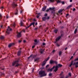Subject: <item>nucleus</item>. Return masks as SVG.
<instances>
[{
	"label": "nucleus",
	"mask_w": 78,
	"mask_h": 78,
	"mask_svg": "<svg viewBox=\"0 0 78 78\" xmlns=\"http://www.w3.org/2000/svg\"><path fill=\"white\" fill-rule=\"evenodd\" d=\"M6 18H7V19H8V18H9V17L8 16H6Z\"/></svg>",
	"instance_id": "obj_39"
},
{
	"label": "nucleus",
	"mask_w": 78,
	"mask_h": 78,
	"mask_svg": "<svg viewBox=\"0 0 78 78\" xmlns=\"http://www.w3.org/2000/svg\"><path fill=\"white\" fill-rule=\"evenodd\" d=\"M62 4H64V2H62Z\"/></svg>",
	"instance_id": "obj_54"
},
{
	"label": "nucleus",
	"mask_w": 78,
	"mask_h": 78,
	"mask_svg": "<svg viewBox=\"0 0 78 78\" xmlns=\"http://www.w3.org/2000/svg\"><path fill=\"white\" fill-rule=\"evenodd\" d=\"M16 65L15 66V67H18V66H19V64L17 62V63L16 64Z\"/></svg>",
	"instance_id": "obj_28"
},
{
	"label": "nucleus",
	"mask_w": 78,
	"mask_h": 78,
	"mask_svg": "<svg viewBox=\"0 0 78 78\" xmlns=\"http://www.w3.org/2000/svg\"><path fill=\"white\" fill-rule=\"evenodd\" d=\"M19 42H21V40H19L18 41Z\"/></svg>",
	"instance_id": "obj_48"
},
{
	"label": "nucleus",
	"mask_w": 78,
	"mask_h": 78,
	"mask_svg": "<svg viewBox=\"0 0 78 78\" xmlns=\"http://www.w3.org/2000/svg\"><path fill=\"white\" fill-rule=\"evenodd\" d=\"M0 38H1V39H4V36H1L0 37Z\"/></svg>",
	"instance_id": "obj_26"
},
{
	"label": "nucleus",
	"mask_w": 78,
	"mask_h": 78,
	"mask_svg": "<svg viewBox=\"0 0 78 78\" xmlns=\"http://www.w3.org/2000/svg\"><path fill=\"white\" fill-rule=\"evenodd\" d=\"M69 16V14H66V17H67Z\"/></svg>",
	"instance_id": "obj_35"
},
{
	"label": "nucleus",
	"mask_w": 78,
	"mask_h": 78,
	"mask_svg": "<svg viewBox=\"0 0 78 78\" xmlns=\"http://www.w3.org/2000/svg\"><path fill=\"white\" fill-rule=\"evenodd\" d=\"M14 44V43L9 44V46H8L9 47H11L12 45H13Z\"/></svg>",
	"instance_id": "obj_11"
},
{
	"label": "nucleus",
	"mask_w": 78,
	"mask_h": 78,
	"mask_svg": "<svg viewBox=\"0 0 78 78\" xmlns=\"http://www.w3.org/2000/svg\"><path fill=\"white\" fill-rule=\"evenodd\" d=\"M73 58V56H71V58H70V59H72Z\"/></svg>",
	"instance_id": "obj_49"
},
{
	"label": "nucleus",
	"mask_w": 78,
	"mask_h": 78,
	"mask_svg": "<svg viewBox=\"0 0 78 78\" xmlns=\"http://www.w3.org/2000/svg\"><path fill=\"white\" fill-rule=\"evenodd\" d=\"M13 27H15V26H16V24H15V23H14L13 25H12Z\"/></svg>",
	"instance_id": "obj_31"
},
{
	"label": "nucleus",
	"mask_w": 78,
	"mask_h": 78,
	"mask_svg": "<svg viewBox=\"0 0 78 78\" xmlns=\"http://www.w3.org/2000/svg\"><path fill=\"white\" fill-rule=\"evenodd\" d=\"M50 64H57L58 63L57 62L52 60L50 61Z\"/></svg>",
	"instance_id": "obj_5"
},
{
	"label": "nucleus",
	"mask_w": 78,
	"mask_h": 78,
	"mask_svg": "<svg viewBox=\"0 0 78 78\" xmlns=\"http://www.w3.org/2000/svg\"><path fill=\"white\" fill-rule=\"evenodd\" d=\"M75 53H74L73 54V55H75Z\"/></svg>",
	"instance_id": "obj_64"
},
{
	"label": "nucleus",
	"mask_w": 78,
	"mask_h": 78,
	"mask_svg": "<svg viewBox=\"0 0 78 78\" xmlns=\"http://www.w3.org/2000/svg\"><path fill=\"white\" fill-rule=\"evenodd\" d=\"M12 7L13 8H15V6H17V5L15 3H14L12 5Z\"/></svg>",
	"instance_id": "obj_17"
},
{
	"label": "nucleus",
	"mask_w": 78,
	"mask_h": 78,
	"mask_svg": "<svg viewBox=\"0 0 78 78\" xmlns=\"http://www.w3.org/2000/svg\"><path fill=\"white\" fill-rule=\"evenodd\" d=\"M73 64V65L74 64L73 61L69 65V67H71V66H72V64Z\"/></svg>",
	"instance_id": "obj_21"
},
{
	"label": "nucleus",
	"mask_w": 78,
	"mask_h": 78,
	"mask_svg": "<svg viewBox=\"0 0 78 78\" xmlns=\"http://www.w3.org/2000/svg\"><path fill=\"white\" fill-rule=\"evenodd\" d=\"M60 38H61V36L58 37H57L56 40V42H57V41H59V40L60 39Z\"/></svg>",
	"instance_id": "obj_12"
},
{
	"label": "nucleus",
	"mask_w": 78,
	"mask_h": 78,
	"mask_svg": "<svg viewBox=\"0 0 78 78\" xmlns=\"http://www.w3.org/2000/svg\"><path fill=\"white\" fill-rule=\"evenodd\" d=\"M2 15H1V14H0V19H1L2 18Z\"/></svg>",
	"instance_id": "obj_36"
},
{
	"label": "nucleus",
	"mask_w": 78,
	"mask_h": 78,
	"mask_svg": "<svg viewBox=\"0 0 78 78\" xmlns=\"http://www.w3.org/2000/svg\"><path fill=\"white\" fill-rule=\"evenodd\" d=\"M34 47H35L34 45L32 47V48H34Z\"/></svg>",
	"instance_id": "obj_45"
},
{
	"label": "nucleus",
	"mask_w": 78,
	"mask_h": 78,
	"mask_svg": "<svg viewBox=\"0 0 78 78\" xmlns=\"http://www.w3.org/2000/svg\"><path fill=\"white\" fill-rule=\"evenodd\" d=\"M34 58V55H31L30 57H28V59H30V58Z\"/></svg>",
	"instance_id": "obj_15"
},
{
	"label": "nucleus",
	"mask_w": 78,
	"mask_h": 78,
	"mask_svg": "<svg viewBox=\"0 0 78 78\" xmlns=\"http://www.w3.org/2000/svg\"><path fill=\"white\" fill-rule=\"evenodd\" d=\"M11 30H12V29L10 28L8 26V28L7 29V31H6V33L7 34H9V31H11Z\"/></svg>",
	"instance_id": "obj_4"
},
{
	"label": "nucleus",
	"mask_w": 78,
	"mask_h": 78,
	"mask_svg": "<svg viewBox=\"0 0 78 78\" xmlns=\"http://www.w3.org/2000/svg\"><path fill=\"white\" fill-rule=\"evenodd\" d=\"M52 75V74H51V73H50L49 74V76H51Z\"/></svg>",
	"instance_id": "obj_34"
},
{
	"label": "nucleus",
	"mask_w": 78,
	"mask_h": 78,
	"mask_svg": "<svg viewBox=\"0 0 78 78\" xmlns=\"http://www.w3.org/2000/svg\"><path fill=\"white\" fill-rule=\"evenodd\" d=\"M72 2V0H70V2Z\"/></svg>",
	"instance_id": "obj_57"
},
{
	"label": "nucleus",
	"mask_w": 78,
	"mask_h": 78,
	"mask_svg": "<svg viewBox=\"0 0 78 78\" xmlns=\"http://www.w3.org/2000/svg\"><path fill=\"white\" fill-rule=\"evenodd\" d=\"M62 65L61 64H58V65H57L56 66H55V68L54 70V71L56 72L57 70H58V68L59 67H62Z\"/></svg>",
	"instance_id": "obj_2"
},
{
	"label": "nucleus",
	"mask_w": 78,
	"mask_h": 78,
	"mask_svg": "<svg viewBox=\"0 0 78 78\" xmlns=\"http://www.w3.org/2000/svg\"><path fill=\"white\" fill-rule=\"evenodd\" d=\"M72 6V5H69L67 7V9H69L70 8H71Z\"/></svg>",
	"instance_id": "obj_16"
},
{
	"label": "nucleus",
	"mask_w": 78,
	"mask_h": 78,
	"mask_svg": "<svg viewBox=\"0 0 78 78\" xmlns=\"http://www.w3.org/2000/svg\"><path fill=\"white\" fill-rule=\"evenodd\" d=\"M39 73L40 75V77H42V76H46L47 74L45 73V72L44 71H41L39 72Z\"/></svg>",
	"instance_id": "obj_1"
},
{
	"label": "nucleus",
	"mask_w": 78,
	"mask_h": 78,
	"mask_svg": "<svg viewBox=\"0 0 78 78\" xmlns=\"http://www.w3.org/2000/svg\"><path fill=\"white\" fill-rule=\"evenodd\" d=\"M20 53H21V52L20 51H18L17 54L18 56H19L20 55Z\"/></svg>",
	"instance_id": "obj_23"
},
{
	"label": "nucleus",
	"mask_w": 78,
	"mask_h": 78,
	"mask_svg": "<svg viewBox=\"0 0 78 78\" xmlns=\"http://www.w3.org/2000/svg\"><path fill=\"white\" fill-rule=\"evenodd\" d=\"M49 9H48L46 10V11L48 12V11H49Z\"/></svg>",
	"instance_id": "obj_51"
},
{
	"label": "nucleus",
	"mask_w": 78,
	"mask_h": 78,
	"mask_svg": "<svg viewBox=\"0 0 78 78\" xmlns=\"http://www.w3.org/2000/svg\"><path fill=\"white\" fill-rule=\"evenodd\" d=\"M64 77V76L61 77L60 78H63Z\"/></svg>",
	"instance_id": "obj_62"
},
{
	"label": "nucleus",
	"mask_w": 78,
	"mask_h": 78,
	"mask_svg": "<svg viewBox=\"0 0 78 78\" xmlns=\"http://www.w3.org/2000/svg\"><path fill=\"white\" fill-rule=\"evenodd\" d=\"M38 59H35L34 60V61H35H35H38Z\"/></svg>",
	"instance_id": "obj_32"
},
{
	"label": "nucleus",
	"mask_w": 78,
	"mask_h": 78,
	"mask_svg": "<svg viewBox=\"0 0 78 78\" xmlns=\"http://www.w3.org/2000/svg\"><path fill=\"white\" fill-rule=\"evenodd\" d=\"M49 10H52V9L51 8H49Z\"/></svg>",
	"instance_id": "obj_40"
},
{
	"label": "nucleus",
	"mask_w": 78,
	"mask_h": 78,
	"mask_svg": "<svg viewBox=\"0 0 78 78\" xmlns=\"http://www.w3.org/2000/svg\"><path fill=\"white\" fill-rule=\"evenodd\" d=\"M62 73H63V72H62L61 75L62 74Z\"/></svg>",
	"instance_id": "obj_60"
},
{
	"label": "nucleus",
	"mask_w": 78,
	"mask_h": 78,
	"mask_svg": "<svg viewBox=\"0 0 78 78\" xmlns=\"http://www.w3.org/2000/svg\"><path fill=\"white\" fill-rule=\"evenodd\" d=\"M73 11H75V8H74L73 9Z\"/></svg>",
	"instance_id": "obj_37"
},
{
	"label": "nucleus",
	"mask_w": 78,
	"mask_h": 78,
	"mask_svg": "<svg viewBox=\"0 0 78 78\" xmlns=\"http://www.w3.org/2000/svg\"><path fill=\"white\" fill-rule=\"evenodd\" d=\"M46 8H47L46 7H44L42 9V11H45V9H46Z\"/></svg>",
	"instance_id": "obj_18"
},
{
	"label": "nucleus",
	"mask_w": 78,
	"mask_h": 78,
	"mask_svg": "<svg viewBox=\"0 0 78 78\" xmlns=\"http://www.w3.org/2000/svg\"><path fill=\"white\" fill-rule=\"evenodd\" d=\"M56 45L57 47H59V46H60V44H59L58 43H56Z\"/></svg>",
	"instance_id": "obj_24"
},
{
	"label": "nucleus",
	"mask_w": 78,
	"mask_h": 78,
	"mask_svg": "<svg viewBox=\"0 0 78 78\" xmlns=\"http://www.w3.org/2000/svg\"><path fill=\"white\" fill-rule=\"evenodd\" d=\"M25 42H26V41H25V40L23 41V42L25 43Z\"/></svg>",
	"instance_id": "obj_58"
},
{
	"label": "nucleus",
	"mask_w": 78,
	"mask_h": 78,
	"mask_svg": "<svg viewBox=\"0 0 78 78\" xmlns=\"http://www.w3.org/2000/svg\"><path fill=\"white\" fill-rule=\"evenodd\" d=\"M57 31H58V30L57 29H55L54 30V32L55 33H56L57 32Z\"/></svg>",
	"instance_id": "obj_25"
},
{
	"label": "nucleus",
	"mask_w": 78,
	"mask_h": 78,
	"mask_svg": "<svg viewBox=\"0 0 78 78\" xmlns=\"http://www.w3.org/2000/svg\"><path fill=\"white\" fill-rule=\"evenodd\" d=\"M49 19V17H48L47 18V19Z\"/></svg>",
	"instance_id": "obj_61"
},
{
	"label": "nucleus",
	"mask_w": 78,
	"mask_h": 78,
	"mask_svg": "<svg viewBox=\"0 0 78 78\" xmlns=\"http://www.w3.org/2000/svg\"><path fill=\"white\" fill-rule=\"evenodd\" d=\"M17 14H18L17 12H16V13H15V15H17Z\"/></svg>",
	"instance_id": "obj_47"
},
{
	"label": "nucleus",
	"mask_w": 78,
	"mask_h": 78,
	"mask_svg": "<svg viewBox=\"0 0 78 78\" xmlns=\"http://www.w3.org/2000/svg\"><path fill=\"white\" fill-rule=\"evenodd\" d=\"M18 61H16L14 63H13L12 64V66H14L15 64H17Z\"/></svg>",
	"instance_id": "obj_13"
},
{
	"label": "nucleus",
	"mask_w": 78,
	"mask_h": 78,
	"mask_svg": "<svg viewBox=\"0 0 78 78\" xmlns=\"http://www.w3.org/2000/svg\"><path fill=\"white\" fill-rule=\"evenodd\" d=\"M45 50V49L42 50V49H40V51L41 53L42 54L43 53V52Z\"/></svg>",
	"instance_id": "obj_9"
},
{
	"label": "nucleus",
	"mask_w": 78,
	"mask_h": 78,
	"mask_svg": "<svg viewBox=\"0 0 78 78\" xmlns=\"http://www.w3.org/2000/svg\"><path fill=\"white\" fill-rule=\"evenodd\" d=\"M34 30H37V28H35Z\"/></svg>",
	"instance_id": "obj_56"
},
{
	"label": "nucleus",
	"mask_w": 78,
	"mask_h": 78,
	"mask_svg": "<svg viewBox=\"0 0 78 78\" xmlns=\"http://www.w3.org/2000/svg\"><path fill=\"white\" fill-rule=\"evenodd\" d=\"M49 1L51 2H54V0H49Z\"/></svg>",
	"instance_id": "obj_29"
},
{
	"label": "nucleus",
	"mask_w": 78,
	"mask_h": 78,
	"mask_svg": "<svg viewBox=\"0 0 78 78\" xmlns=\"http://www.w3.org/2000/svg\"><path fill=\"white\" fill-rule=\"evenodd\" d=\"M52 53H55V50H53L52 52Z\"/></svg>",
	"instance_id": "obj_30"
},
{
	"label": "nucleus",
	"mask_w": 78,
	"mask_h": 78,
	"mask_svg": "<svg viewBox=\"0 0 78 78\" xmlns=\"http://www.w3.org/2000/svg\"><path fill=\"white\" fill-rule=\"evenodd\" d=\"M49 59V58L48 57V58H47V59H46V60L44 61L42 65V66H44L45 64V63H46V61H47V60H48Z\"/></svg>",
	"instance_id": "obj_6"
},
{
	"label": "nucleus",
	"mask_w": 78,
	"mask_h": 78,
	"mask_svg": "<svg viewBox=\"0 0 78 78\" xmlns=\"http://www.w3.org/2000/svg\"><path fill=\"white\" fill-rule=\"evenodd\" d=\"M3 7H1V9H3Z\"/></svg>",
	"instance_id": "obj_46"
},
{
	"label": "nucleus",
	"mask_w": 78,
	"mask_h": 78,
	"mask_svg": "<svg viewBox=\"0 0 78 78\" xmlns=\"http://www.w3.org/2000/svg\"><path fill=\"white\" fill-rule=\"evenodd\" d=\"M20 22H21L20 23V26H21V27H22V26H23V21L21 20Z\"/></svg>",
	"instance_id": "obj_10"
},
{
	"label": "nucleus",
	"mask_w": 78,
	"mask_h": 78,
	"mask_svg": "<svg viewBox=\"0 0 78 78\" xmlns=\"http://www.w3.org/2000/svg\"><path fill=\"white\" fill-rule=\"evenodd\" d=\"M34 41L35 42H37V40H34Z\"/></svg>",
	"instance_id": "obj_41"
},
{
	"label": "nucleus",
	"mask_w": 78,
	"mask_h": 78,
	"mask_svg": "<svg viewBox=\"0 0 78 78\" xmlns=\"http://www.w3.org/2000/svg\"><path fill=\"white\" fill-rule=\"evenodd\" d=\"M20 33H21V32H20V33H18L17 35V37L18 38H19V37H21V34Z\"/></svg>",
	"instance_id": "obj_8"
},
{
	"label": "nucleus",
	"mask_w": 78,
	"mask_h": 78,
	"mask_svg": "<svg viewBox=\"0 0 78 78\" xmlns=\"http://www.w3.org/2000/svg\"><path fill=\"white\" fill-rule=\"evenodd\" d=\"M2 27H3V25H1V28H2Z\"/></svg>",
	"instance_id": "obj_55"
},
{
	"label": "nucleus",
	"mask_w": 78,
	"mask_h": 78,
	"mask_svg": "<svg viewBox=\"0 0 78 78\" xmlns=\"http://www.w3.org/2000/svg\"><path fill=\"white\" fill-rule=\"evenodd\" d=\"M77 31V29H76L75 30V31H74V33H75V34H76V33Z\"/></svg>",
	"instance_id": "obj_27"
},
{
	"label": "nucleus",
	"mask_w": 78,
	"mask_h": 78,
	"mask_svg": "<svg viewBox=\"0 0 78 78\" xmlns=\"http://www.w3.org/2000/svg\"><path fill=\"white\" fill-rule=\"evenodd\" d=\"M39 17V16L38 15V16H37V18H38Z\"/></svg>",
	"instance_id": "obj_53"
},
{
	"label": "nucleus",
	"mask_w": 78,
	"mask_h": 78,
	"mask_svg": "<svg viewBox=\"0 0 78 78\" xmlns=\"http://www.w3.org/2000/svg\"><path fill=\"white\" fill-rule=\"evenodd\" d=\"M34 23H35L34 22H33V23H31L30 24L29 26L27 28H29V27H30V26H31L32 25H34Z\"/></svg>",
	"instance_id": "obj_14"
},
{
	"label": "nucleus",
	"mask_w": 78,
	"mask_h": 78,
	"mask_svg": "<svg viewBox=\"0 0 78 78\" xmlns=\"http://www.w3.org/2000/svg\"><path fill=\"white\" fill-rule=\"evenodd\" d=\"M47 16V14H44V16Z\"/></svg>",
	"instance_id": "obj_44"
},
{
	"label": "nucleus",
	"mask_w": 78,
	"mask_h": 78,
	"mask_svg": "<svg viewBox=\"0 0 78 78\" xmlns=\"http://www.w3.org/2000/svg\"><path fill=\"white\" fill-rule=\"evenodd\" d=\"M34 69H33L32 70V73H33V71H34Z\"/></svg>",
	"instance_id": "obj_43"
},
{
	"label": "nucleus",
	"mask_w": 78,
	"mask_h": 78,
	"mask_svg": "<svg viewBox=\"0 0 78 78\" xmlns=\"http://www.w3.org/2000/svg\"><path fill=\"white\" fill-rule=\"evenodd\" d=\"M78 61V57L76 58L74 61H73V65H75V67H78V62H76V61Z\"/></svg>",
	"instance_id": "obj_3"
},
{
	"label": "nucleus",
	"mask_w": 78,
	"mask_h": 78,
	"mask_svg": "<svg viewBox=\"0 0 78 78\" xmlns=\"http://www.w3.org/2000/svg\"><path fill=\"white\" fill-rule=\"evenodd\" d=\"M49 66V65H47L46 66V68H47V67H48Z\"/></svg>",
	"instance_id": "obj_42"
},
{
	"label": "nucleus",
	"mask_w": 78,
	"mask_h": 78,
	"mask_svg": "<svg viewBox=\"0 0 78 78\" xmlns=\"http://www.w3.org/2000/svg\"><path fill=\"white\" fill-rule=\"evenodd\" d=\"M62 10H59L58 12V13H60L62 15V13H61V12H62Z\"/></svg>",
	"instance_id": "obj_19"
},
{
	"label": "nucleus",
	"mask_w": 78,
	"mask_h": 78,
	"mask_svg": "<svg viewBox=\"0 0 78 78\" xmlns=\"http://www.w3.org/2000/svg\"><path fill=\"white\" fill-rule=\"evenodd\" d=\"M67 48H66L65 49V50H67Z\"/></svg>",
	"instance_id": "obj_50"
},
{
	"label": "nucleus",
	"mask_w": 78,
	"mask_h": 78,
	"mask_svg": "<svg viewBox=\"0 0 78 78\" xmlns=\"http://www.w3.org/2000/svg\"><path fill=\"white\" fill-rule=\"evenodd\" d=\"M69 75L70 76H71V73H69Z\"/></svg>",
	"instance_id": "obj_33"
},
{
	"label": "nucleus",
	"mask_w": 78,
	"mask_h": 78,
	"mask_svg": "<svg viewBox=\"0 0 78 78\" xmlns=\"http://www.w3.org/2000/svg\"><path fill=\"white\" fill-rule=\"evenodd\" d=\"M55 1H56L57 3H60L61 1H59V0H55Z\"/></svg>",
	"instance_id": "obj_22"
},
{
	"label": "nucleus",
	"mask_w": 78,
	"mask_h": 78,
	"mask_svg": "<svg viewBox=\"0 0 78 78\" xmlns=\"http://www.w3.org/2000/svg\"><path fill=\"white\" fill-rule=\"evenodd\" d=\"M61 55H62V52L61 51H60L59 52V56H61Z\"/></svg>",
	"instance_id": "obj_20"
},
{
	"label": "nucleus",
	"mask_w": 78,
	"mask_h": 78,
	"mask_svg": "<svg viewBox=\"0 0 78 78\" xmlns=\"http://www.w3.org/2000/svg\"><path fill=\"white\" fill-rule=\"evenodd\" d=\"M20 13H22V10L20 11Z\"/></svg>",
	"instance_id": "obj_59"
},
{
	"label": "nucleus",
	"mask_w": 78,
	"mask_h": 78,
	"mask_svg": "<svg viewBox=\"0 0 78 78\" xmlns=\"http://www.w3.org/2000/svg\"><path fill=\"white\" fill-rule=\"evenodd\" d=\"M54 68V70H55V66H54L53 67H52L51 69H48V72H51L52 71V70H53V69Z\"/></svg>",
	"instance_id": "obj_7"
},
{
	"label": "nucleus",
	"mask_w": 78,
	"mask_h": 78,
	"mask_svg": "<svg viewBox=\"0 0 78 78\" xmlns=\"http://www.w3.org/2000/svg\"><path fill=\"white\" fill-rule=\"evenodd\" d=\"M37 25V22L35 23V25Z\"/></svg>",
	"instance_id": "obj_52"
},
{
	"label": "nucleus",
	"mask_w": 78,
	"mask_h": 78,
	"mask_svg": "<svg viewBox=\"0 0 78 78\" xmlns=\"http://www.w3.org/2000/svg\"><path fill=\"white\" fill-rule=\"evenodd\" d=\"M42 45H45V44L44 43H42Z\"/></svg>",
	"instance_id": "obj_38"
},
{
	"label": "nucleus",
	"mask_w": 78,
	"mask_h": 78,
	"mask_svg": "<svg viewBox=\"0 0 78 78\" xmlns=\"http://www.w3.org/2000/svg\"><path fill=\"white\" fill-rule=\"evenodd\" d=\"M4 74H4V73H2V75H4Z\"/></svg>",
	"instance_id": "obj_63"
}]
</instances>
